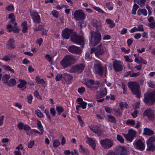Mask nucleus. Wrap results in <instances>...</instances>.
Listing matches in <instances>:
<instances>
[{"mask_svg":"<svg viewBox=\"0 0 155 155\" xmlns=\"http://www.w3.org/2000/svg\"><path fill=\"white\" fill-rule=\"evenodd\" d=\"M26 82L25 81L20 80V83L18 85V87L21 89V90H24L26 88L25 84Z\"/></svg>","mask_w":155,"mask_h":155,"instance_id":"bb28decb","label":"nucleus"},{"mask_svg":"<svg viewBox=\"0 0 155 155\" xmlns=\"http://www.w3.org/2000/svg\"><path fill=\"white\" fill-rule=\"evenodd\" d=\"M78 104L80 105L81 107L83 109H85L86 108L87 103L86 102L83 101L82 102L78 103Z\"/></svg>","mask_w":155,"mask_h":155,"instance_id":"3c124183","label":"nucleus"},{"mask_svg":"<svg viewBox=\"0 0 155 155\" xmlns=\"http://www.w3.org/2000/svg\"><path fill=\"white\" fill-rule=\"evenodd\" d=\"M94 9L96 11H97L98 12H101L102 13H104V12L101 9L98 7L94 6L93 7Z\"/></svg>","mask_w":155,"mask_h":155,"instance_id":"864d4df0","label":"nucleus"},{"mask_svg":"<svg viewBox=\"0 0 155 155\" xmlns=\"http://www.w3.org/2000/svg\"><path fill=\"white\" fill-rule=\"evenodd\" d=\"M73 30L72 29L66 28L64 29L62 31V36L65 39H68L70 36L72 35Z\"/></svg>","mask_w":155,"mask_h":155,"instance_id":"dca6fc26","label":"nucleus"},{"mask_svg":"<svg viewBox=\"0 0 155 155\" xmlns=\"http://www.w3.org/2000/svg\"><path fill=\"white\" fill-rule=\"evenodd\" d=\"M84 66L83 64H79L72 66L69 70L71 73H75L77 74L81 73L83 71Z\"/></svg>","mask_w":155,"mask_h":155,"instance_id":"9d476101","label":"nucleus"},{"mask_svg":"<svg viewBox=\"0 0 155 155\" xmlns=\"http://www.w3.org/2000/svg\"><path fill=\"white\" fill-rule=\"evenodd\" d=\"M22 28V32L23 33H25L27 32L28 29V27L27 24L25 21L23 22L21 24Z\"/></svg>","mask_w":155,"mask_h":155,"instance_id":"c9c22d12","label":"nucleus"},{"mask_svg":"<svg viewBox=\"0 0 155 155\" xmlns=\"http://www.w3.org/2000/svg\"><path fill=\"white\" fill-rule=\"evenodd\" d=\"M90 129L94 133L97 134L98 133H101L102 130L98 126H95L93 127H91L89 126Z\"/></svg>","mask_w":155,"mask_h":155,"instance_id":"b1692460","label":"nucleus"},{"mask_svg":"<svg viewBox=\"0 0 155 155\" xmlns=\"http://www.w3.org/2000/svg\"><path fill=\"white\" fill-rule=\"evenodd\" d=\"M73 76L70 74L66 73H64L63 75V78L66 81H69L72 80Z\"/></svg>","mask_w":155,"mask_h":155,"instance_id":"5701e85b","label":"nucleus"},{"mask_svg":"<svg viewBox=\"0 0 155 155\" xmlns=\"http://www.w3.org/2000/svg\"><path fill=\"white\" fill-rule=\"evenodd\" d=\"M10 78V75L6 74H5L2 76V81L4 83L7 85L8 82V80Z\"/></svg>","mask_w":155,"mask_h":155,"instance_id":"7c9ffc66","label":"nucleus"},{"mask_svg":"<svg viewBox=\"0 0 155 155\" xmlns=\"http://www.w3.org/2000/svg\"><path fill=\"white\" fill-rule=\"evenodd\" d=\"M106 50L104 46L100 44L97 46L95 48H91V53L94 52L96 56L98 57L99 55L104 54Z\"/></svg>","mask_w":155,"mask_h":155,"instance_id":"423d86ee","label":"nucleus"},{"mask_svg":"<svg viewBox=\"0 0 155 155\" xmlns=\"http://www.w3.org/2000/svg\"><path fill=\"white\" fill-rule=\"evenodd\" d=\"M138 114V110H135L132 113L131 115H132L133 117L134 118L136 117L137 115Z\"/></svg>","mask_w":155,"mask_h":155,"instance_id":"774afa93","label":"nucleus"},{"mask_svg":"<svg viewBox=\"0 0 155 155\" xmlns=\"http://www.w3.org/2000/svg\"><path fill=\"white\" fill-rule=\"evenodd\" d=\"M6 47L9 49H13L15 47L14 40L13 38H10L6 43Z\"/></svg>","mask_w":155,"mask_h":155,"instance_id":"aec40b11","label":"nucleus"},{"mask_svg":"<svg viewBox=\"0 0 155 155\" xmlns=\"http://www.w3.org/2000/svg\"><path fill=\"white\" fill-rule=\"evenodd\" d=\"M27 100H28V102L31 104L32 101V100L33 99V97L32 95L31 94H29L27 97Z\"/></svg>","mask_w":155,"mask_h":155,"instance_id":"5fc2aeb1","label":"nucleus"},{"mask_svg":"<svg viewBox=\"0 0 155 155\" xmlns=\"http://www.w3.org/2000/svg\"><path fill=\"white\" fill-rule=\"evenodd\" d=\"M24 125L23 123L20 122L18 124L17 127L19 130H22L23 128Z\"/></svg>","mask_w":155,"mask_h":155,"instance_id":"09e8293b","label":"nucleus"},{"mask_svg":"<svg viewBox=\"0 0 155 155\" xmlns=\"http://www.w3.org/2000/svg\"><path fill=\"white\" fill-rule=\"evenodd\" d=\"M76 58L72 55L65 56L61 61V65L64 68L69 67L73 64Z\"/></svg>","mask_w":155,"mask_h":155,"instance_id":"f257e3e1","label":"nucleus"},{"mask_svg":"<svg viewBox=\"0 0 155 155\" xmlns=\"http://www.w3.org/2000/svg\"><path fill=\"white\" fill-rule=\"evenodd\" d=\"M40 132L38 131L36 129H32L30 130V132L31 133H33V132H35L39 134L40 135H41L43 134L44 131H40Z\"/></svg>","mask_w":155,"mask_h":155,"instance_id":"603ef678","label":"nucleus"},{"mask_svg":"<svg viewBox=\"0 0 155 155\" xmlns=\"http://www.w3.org/2000/svg\"><path fill=\"white\" fill-rule=\"evenodd\" d=\"M5 9L8 11H12L14 10V7L12 5H7L5 8Z\"/></svg>","mask_w":155,"mask_h":155,"instance_id":"8fccbe9b","label":"nucleus"},{"mask_svg":"<svg viewBox=\"0 0 155 155\" xmlns=\"http://www.w3.org/2000/svg\"><path fill=\"white\" fill-rule=\"evenodd\" d=\"M106 22L109 25V27L110 28L114 27L115 25V24L113 21L109 19H107L106 20Z\"/></svg>","mask_w":155,"mask_h":155,"instance_id":"f704fd0d","label":"nucleus"},{"mask_svg":"<svg viewBox=\"0 0 155 155\" xmlns=\"http://www.w3.org/2000/svg\"><path fill=\"white\" fill-rule=\"evenodd\" d=\"M146 2V0H140V2L139 1L137 2V3L141 7L144 5Z\"/></svg>","mask_w":155,"mask_h":155,"instance_id":"13d9d810","label":"nucleus"},{"mask_svg":"<svg viewBox=\"0 0 155 155\" xmlns=\"http://www.w3.org/2000/svg\"><path fill=\"white\" fill-rule=\"evenodd\" d=\"M37 125L38 129L40 131H44L43 127L40 121H38V122L37 123Z\"/></svg>","mask_w":155,"mask_h":155,"instance_id":"a18cd8bd","label":"nucleus"},{"mask_svg":"<svg viewBox=\"0 0 155 155\" xmlns=\"http://www.w3.org/2000/svg\"><path fill=\"white\" fill-rule=\"evenodd\" d=\"M85 89L83 87H81L79 88L78 89V92L79 93L82 94L85 91Z\"/></svg>","mask_w":155,"mask_h":155,"instance_id":"de8ad7c7","label":"nucleus"},{"mask_svg":"<svg viewBox=\"0 0 155 155\" xmlns=\"http://www.w3.org/2000/svg\"><path fill=\"white\" fill-rule=\"evenodd\" d=\"M137 14L138 15H140L142 14L144 16H146L147 14V11L145 8H140L137 11Z\"/></svg>","mask_w":155,"mask_h":155,"instance_id":"2f4dec72","label":"nucleus"},{"mask_svg":"<svg viewBox=\"0 0 155 155\" xmlns=\"http://www.w3.org/2000/svg\"><path fill=\"white\" fill-rule=\"evenodd\" d=\"M74 16L76 20L79 21L84 20L85 18L86 15L83 10L78 9L74 12Z\"/></svg>","mask_w":155,"mask_h":155,"instance_id":"1a4fd4ad","label":"nucleus"},{"mask_svg":"<svg viewBox=\"0 0 155 155\" xmlns=\"http://www.w3.org/2000/svg\"><path fill=\"white\" fill-rule=\"evenodd\" d=\"M139 7V6L137 5L135 3L133 6V8L132 10V13L135 15L136 14L137 10Z\"/></svg>","mask_w":155,"mask_h":155,"instance_id":"58836bf2","label":"nucleus"},{"mask_svg":"<svg viewBox=\"0 0 155 155\" xmlns=\"http://www.w3.org/2000/svg\"><path fill=\"white\" fill-rule=\"evenodd\" d=\"M63 77L62 75L60 74H58L55 78V80L56 81H58L60 80L62 77Z\"/></svg>","mask_w":155,"mask_h":155,"instance_id":"6e6d98bb","label":"nucleus"},{"mask_svg":"<svg viewBox=\"0 0 155 155\" xmlns=\"http://www.w3.org/2000/svg\"><path fill=\"white\" fill-rule=\"evenodd\" d=\"M155 141V137L152 136L147 141V150L153 151L155 150V146L154 144Z\"/></svg>","mask_w":155,"mask_h":155,"instance_id":"9b49d317","label":"nucleus"},{"mask_svg":"<svg viewBox=\"0 0 155 155\" xmlns=\"http://www.w3.org/2000/svg\"><path fill=\"white\" fill-rule=\"evenodd\" d=\"M148 21L150 23L149 24V26L151 28H153L155 26V21L153 17H150L148 19Z\"/></svg>","mask_w":155,"mask_h":155,"instance_id":"c756f323","label":"nucleus"},{"mask_svg":"<svg viewBox=\"0 0 155 155\" xmlns=\"http://www.w3.org/2000/svg\"><path fill=\"white\" fill-rule=\"evenodd\" d=\"M117 139L118 141L121 143H124V139L123 137L119 134H118L117 136Z\"/></svg>","mask_w":155,"mask_h":155,"instance_id":"37998d69","label":"nucleus"},{"mask_svg":"<svg viewBox=\"0 0 155 155\" xmlns=\"http://www.w3.org/2000/svg\"><path fill=\"white\" fill-rule=\"evenodd\" d=\"M101 146L104 149H109L114 145L113 140L111 139L106 138L100 141Z\"/></svg>","mask_w":155,"mask_h":155,"instance_id":"39448f33","label":"nucleus"},{"mask_svg":"<svg viewBox=\"0 0 155 155\" xmlns=\"http://www.w3.org/2000/svg\"><path fill=\"white\" fill-rule=\"evenodd\" d=\"M127 85L131 89L133 94L135 95L137 98H140L141 92L138 83L136 82H129L127 83Z\"/></svg>","mask_w":155,"mask_h":155,"instance_id":"7ed1b4c3","label":"nucleus"},{"mask_svg":"<svg viewBox=\"0 0 155 155\" xmlns=\"http://www.w3.org/2000/svg\"><path fill=\"white\" fill-rule=\"evenodd\" d=\"M92 25L95 27L97 30H100L101 28V24L100 22L97 20L94 19L92 21Z\"/></svg>","mask_w":155,"mask_h":155,"instance_id":"412c9836","label":"nucleus"},{"mask_svg":"<svg viewBox=\"0 0 155 155\" xmlns=\"http://www.w3.org/2000/svg\"><path fill=\"white\" fill-rule=\"evenodd\" d=\"M35 81L38 84H43L45 82V81L43 79H40L38 77H36Z\"/></svg>","mask_w":155,"mask_h":155,"instance_id":"79ce46f5","label":"nucleus"},{"mask_svg":"<svg viewBox=\"0 0 155 155\" xmlns=\"http://www.w3.org/2000/svg\"><path fill=\"white\" fill-rule=\"evenodd\" d=\"M124 103L120 102L119 103V107L121 110H123L124 108Z\"/></svg>","mask_w":155,"mask_h":155,"instance_id":"338daca9","label":"nucleus"},{"mask_svg":"<svg viewBox=\"0 0 155 155\" xmlns=\"http://www.w3.org/2000/svg\"><path fill=\"white\" fill-rule=\"evenodd\" d=\"M34 143L33 141H30L28 143V147L29 148H31L34 145Z\"/></svg>","mask_w":155,"mask_h":155,"instance_id":"052dcab7","label":"nucleus"},{"mask_svg":"<svg viewBox=\"0 0 155 155\" xmlns=\"http://www.w3.org/2000/svg\"><path fill=\"white\" fill-rule=\"evenodd\" d=\"M2 68L5 70L8 71H10L11 72L14 73V71L13 69H12L9 66H6V65H3L2 66Z\"/></svg>","mask_w":155,"mask_h":155,"instance_id":"a19ab883","label":"nucleus"},{"mask_svg":"<svg viewBox=\"0 0 155 155\" xmlns=\"http://www.w3.org/2000/svg\"><path fill=\"white\" fill-rule=\"evenodd\" d=\"M134 61L137 63L140 64L142 63L144 64H147V61L144 60L140 56L138 57L135 58Z\"/></svg>","mask_w":155,"mask_h":155,"instance_id":"c85d7f7f","label":"nucleus"},{"mask_svg":"<svg viewBox=\"0 0 155 155\" xmlns=\"http://www.w3.org/2000/svg\"><path fill=\"white\" fill-rule=\"evenodd\" d=\"M56 110L58 113V115H61V113L64 111L63 108L61 106H56Z\"/></svg>","mask_w":155,"mask_h":155,"instance_id":"72a5a7b5","label":"nucleus"},{"mask_svg":"<svg viewBox=\"0 0 155 155\" xmlns=\"http://www.w3.org/2000/svg\"><path fill=\"white\" fill-rule=\"evenodd\" d=\"M143 114V116H147L148 118L150 120H152L154 119V113L150 109L148 108L145 110Z\"/></svg>","mask_w":155,"mask_h":155,"instance_id":"f3484780","label":"nucleus"},{"mask_svg":"<svg viewBox=\"0 0 155 155\" xmlns=\"http://www.w3.org/2000/svg\"><path fill=\"white\" fill-rule=\"evenodd\" d=\"M78 25V26L80 27L81 28H82L85 26V24H84V21H81L79 22Z\"/></svg>","mask_w":155,"mask_h":155,"instance_id":"69168bd1","label":"nucleus"},{"mask_svg":"<svg viewBox=\"0 0 155 155\" xmlns=\"http://www.w3.org/2000/svg\"><path fill=\"white\" fill-rule=\"evenodd\" d=\"M107 93V90L106 88H104L100 89V92L97 96V98H100L103 97L106 95Z\"/></svg>","mask_w":155,"mask_h":155,"instance_id":"4be33fe9","label":"nucleus"},{"mask_svg":"<svg viewBox=\"0 0 155 155\" xmlns=\"http://www.w3.org/2000/svg\"><path fill=\"white\" fill-rule=\"evenodd\" d=\"M30 14L33 21L35 23H40V17L37 12L34 11H30Z\"/></svg>","mask_w":155,"mask_h":155,"instance_id":"4468645a","label":"nucleus"},{"mask_svg":"<svg viewBox=\"0 0 155 155\" xmlns=\"http://www.w3.org/2000/svg\"><path fill=\"white\" fill-rule=\"evenodd\" d=\"M79 151L85 155H87L89 153V151L86 148H84L81 145H79Z\"/></svg>","mask_w":155,"mask_h":155,"instance_id":"a878e982","label":"nucleus"},{"mask_svg":"<svg viewBox=\"0 0 155 155\" xmlns=\"http://www.w3.org/2000/svg\"><path fill=\"white\" fill-rule=\"evenodd\" d=\"M94 69L96 73L101 75H103V67L99 61H96V62L94 64Z\"/></svg>","mask_w":155,"mask_h":155,"instance_id":"f8f14e48","label":"nucleus"},{"mask_svg":"<svg viewBox=\"0 0 155 155\" xmlns=\"http://www.w3.org/2000/svg\"><path fill=\"white\" fill-rule=\"evenodd\" d=\"M136 132L132 130H129L127 134H123V135L127 141L131 142L135 136Z\"/></svg>","mask_w":155,"mask_h":155,"instance_id":"2eb2a0df","label":"nucleus"},{"mask_svg":"<svg viewBox=\"0 0 155 155\" xmlns=\"http://www.w3.org/2000/svg\"><path fill=\"white\" fill-rule=\"evenodd\" d=\"M144 102L149 106L152 105L155 103V89L152 92H148L144 94Z\"/></svg>","mask_w":155,"mask_h":155,"instance_id":"f03ea898","label":"nucleus"},{"mask_svg":"<svg viewBox=\"0 0 155 155\" xmlns=\"http://www.w3.org/2000/svg\"><path fill=\"white\" fill-rule=\"evenodd\" d=\"M133 144L136 149L141 151L144 150L145 145L142 140L139 139L135 141Z\"/></svg>","mask_w":155,"mask_h":155,"instance_id":"ddd939ff","label":"nucleus"},{"mask_svg":"<svg viewBox=\"0 0 155 155\" xmlns=\"http://www.w3.org/2000/svg\"><path fill=\"white\" fill-rule=\"evenodd\" d=\"M87 143L94 150H95V144L94 141L91 138L87 137Z\"/></svg>","mask_w":155,"mask_h":155,"instance_id":"cd10ccee","label":"nucleus"},{"mask_svg":"<svg viewBox=\"0 0 155 155\" xmlns=\"http://www.w3.org/2000/svg\"><path fill=\"white\" fill-rule=\"evenodd\" d=\"M114 70L116 72L121 71L123 69L121 63L118 61H115L113 63Z\"/></svg>","mask_w":155,"mask_h":155,"instance_id":"6ab92c4d","label":"nucleus"},{"mask_svg":"<svg viewBox=\"0 0 155 155\" xmlns=\"http://www.w3.org/2000/svg\"><path fill=\"white\" fill-rule=\"evenodd\" d=\"M148 86L150 87L154 88L155 87V84L151 81H150L148 83Z\"/></svg>","mask_w":155,"mask_h":155,"instance_id":"680f3d73","label":"nucleus"},{"mask_svg":"<svg viewBox=\"0 0 155 155\" xmlns=\"http://www.w3.org/2000/svg\"><path fill=\"white\" fill-rule=\"evenodd\" d=\"M85 84L91 90H95L99 87L100 82L98 81H95L91 79L87 81Z\"/></svg>","mask_w":155,"mask_h":155,"instance_id":"6e6552de","label":"nucleus"},{"mask_svg":"<svg viewBox=\"0 0 155 155\" xmlns=\"http://www.w3.org/2000/svg\"><path fill=\"white\" fill-rule=\"evenodd\" d=\"M90 43L92 46H96L97 45L101 39V34L98 31L96 32L91 31Z\"/></svg>","mask_w":155,"mask_h":155,"instance_id":"20e7f679","label":"nucleus"},{"mask_svg":"<svg viewBox=\"0 0 155 155\" xmlns=\"http://www.w3.org/2000/svg\"><path fill=\"white\" fill-rule=\"evenodd\" d=\"M135 122L134 120L131 119H128L127 120L126 124L127 125H130L133 126L135 124Z\"/></svg>","mask_w":155,"mask_h":155,"instance_id":"ea45409f","label":"nucleus"},{"mask_svg":"<svg viewBox=\"0 0 155 155\" xmlns=\"http://www.w3.org/2000/svg\"><path fill=\"white\" fill-rule=\"evenodd\" d=\"M108 121L110 122L115 123L117 122V120L115 117L111 115H109L107 116Z\"/></svg>","mask_w":155,"mask_h":155,"instance_id":"e433bc0d","label":"nucleus"},{"mask_svg":"<svg viewBox=\"0 0 155 155\" xmlns=\"http://www.w3.org/2000/svg\"><path fill=\"white\" fill-rule=\"evenodd\" d=\"M60 144V142L58 140H55L53 142V145L54 147H57Z\"/></svg>","mask_w":155,"mask_h":155,"instance_id":"c03bdc74","label":"nucleus"},{"mask_svg":"<svg viewBox=\"0 0 155 155\" xmlns=\"http://www.w3.org/2000/svg\"><path fill=\"white\" fill-rule=\"evenodd\" d=\"M71 39L74 43L79 45H82V47H83L84 44V41L83 37L80 35H77L76 32H74L71 35Z\"/></svg>","mask_w":155,"mask_h":155,"instance_id":"0eeeda50","label":"nucleus"},{"mask_svg":"<svg viewBox=\"0 0 155 155\" xmlns=\"http://www.w3.org/2000/svg\"><path fill=\"white\" fill-rule=\"evenodd\" d=\"M144 131L143 132V134L144 135H147L148 136H151L154 134V132L153 130L150 129L145 128L143 130Z\"/></svg>","mask_w":155,"mask_h":155,"instance_id":"393cba45","label":"nucleus"},{"mask_svg":"<svg viewBox=\"0 0 155 155\" xmlns=\"http://www.w3.org/2000/svg\"><path fill=\"white\" fill-rule=\"evenodd\" d=\"M16 84V81L15 79H11L7 84V85L9 86H12L15 85Z\"/></svg>","mask_w":155,"mask_h":155,"instance_id":"4c0bfd02","label":"nucleus"},{"mask_svg":"<svg viewBox=\"0 0 155 155\" xmlns=\"http://www.w3.org/2000/svg\"><path fill=\"white\" fill-rule=\"evenodd\" d=\"M137 27L138 28H137V31H143L144 29L143 26L142 25H138Z\"/></svg>","mask_w":155,"mask_h":155,"instance_id":"4d7b16f0","label":"nucleus"},{"mask_svg":"<svg viewBox=\"0 0 155 155\" xmlns=\"http://www.w3.org/2000/svg\"><path fill=\"white\" fill-rule=\"evenodd\" d=\"M113 111L115 115L120 117L122 114V111L119 108H116L113 109Z\"/></svg>","mask_w":155,"mask_h":155,"instance_id":"473e14b6","label":"nucleus"},{"mask_svg":"<svg viewBox=\"0 0 155 155\" xmlns=\"http://www.w3.org/2000/svg\"><path fill=\"white\" fill-rule=\"evenodd\" d=\"M50 112L52 115L53 117H54L55 116L56 114V112L55 111L54 108H51L50 109Z\"/></svg>","mask_w":155,"mask_h":155,"instance_id":"bf43d9fd","label":"nucleus"},{"mask_svg":"<svg viewBox=\"0 0 155 155\" xmlns=\"http://www.w3.org/2000/svg\"><path fill=\"white\" fill-rule=\"evenodd\" d=\"M35 112L39 117L41 118L43 117V114L39 110H37Z\"/></svg>","mask_w":155,"mask_h":155,"instance_id":"49530a36","label":"nucleus"},{"mask_svg":"<svg viewBox=\"0 0 155 155\" xmlns=\"http://www.w3.org/2000/svg\"><path fill=\"white\" fill-rule=\"evenodd\" d=\"M104 109L105 111L107 112L108 113H111V111L112 110V109H111L110 107H104Z\"/></svg>","mask_w":155,"mask_h":155,"instance_id":"e2e57ef3","label":"nucleus"},{"mask_svg":"<svg viewBox=\"0 0 155 155\" xmlns=\"http://www.w3.org/2000/svg\"><path fill=\"white\" fill-rule=\"evenodd\" d=\"M43 28V26L41 25H39L38 27L35 28V31H41Z\"/></svg>","mask_w":155,"mask_h":155,"instance_id":"0e129e2a","label":"nucleus"},{"mask_svg":"<svg viewBox=\"0 0 155 155\" xmlns=\"http://www.w3.org/2000/svg\"><path fill=\"white\" fill-rule=\"evenodd\" d=\"M68 49L69 52L73 53L79 54L81 53V49L78 47L74 45L70 46Z\"/></svg>","mask_w":155,"mask_h":155,"instance_id":"a211bd4d","label":"nucleus"}]
</instances>
